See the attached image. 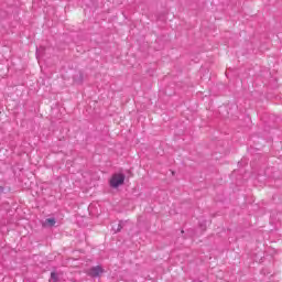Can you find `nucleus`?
<instances>
[{
	"label": "nucleus",
	"instance_id": "1",
	"mask_svg": "<svg viewBox=\"0 0 282 282\" xmlns=\"http://www.w3.org/2000/svg\"><path fill=\"white\" fill-rule=\"evenodd\" d=\"M109 184L111 188H118V186H122V184H124V174L122 173L113 174L109 181Z\"/></svg>",
	"mask_w": 282,
	"mask_h": 282
},
{
	"label": "nucleus",
	"instance_id": "2",
	"mask_svg": "<svg viewBox=\"0 0 282 282\" xmlns=\"http://www.w3.org/2000/svg\"><path fill=\"white\" fill-rule=\"evenodd\" d=\"M102 272H105V269H102V267L97 265V267H93L90 268L88 271H86V274H88V276H100V274H102Z\"/></svg>",
	"mask_w": 282,
	"mask_h": 282
},
{
	"label": "nucleus",
	"instance_id": "3",
	"mask_svg": "<svg viewBox=\"0 0 282 282\" xmlns=\"http://www.w3.org/2000/svg\"><path fill=\"white\" fill-rule=\"evenodd\" d=\"M43 228H52L54 226H56V219L54 218H47L43 224H42Z\"/></svg>",
	"mask_w": 282,
	"mask_h": 282
},
{
	"label": "nucleus",
	"instance_id": "4",
	"mask_svg": "<svg viewBox=\"0 0 282 282\" xmlns=\"http://www.w3.org/2000/svg\"><path fill=\"white\" fill-rule=\"evenodd\" d=\"M50 282H61V280L58 279V274H56L55 272H52Z\"/></svg>",
	"mask_w": 282,
	"mask_h": 282
},
{
	"label": "nucleus",
	"instance_id": "5",
	"mask_svg": "<svg viewBox=\"0 0 282 282\" xmlns=\"http://www.w3.org/2000/svg\"><path fill=\"white\" fill-rule=\"evenodd\" d=\"M120 230H122V226H121V225H118L117 232H120Z\"/></svg>",
	"mask_w": 282,
	"mask_h": 282
}]
</instances>
